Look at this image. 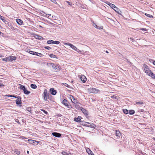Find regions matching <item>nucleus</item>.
<instances>
[{
    "label": "nucleus",
    "mask_w": 155,
    "mask_h": 155,
    "mask_svg": "<svg viewBox=\"0 0 155 155\" xmlns=\"http://www.w3.org/2000/svg\"><path fill=\"white\" fill-rule=\"evenodd\" d=\"M20 86V88L23 91L24 93L26 95H28L31 92L30 91H28L25 86H23L21 84H19Z\"/></svg>",
    "instance_id": "1"
},
{
    "label": "nucleus",
    "mask_w": 155,
    "mask_h": 155,
    "mask_svg": "<svg viewBox=\"0 0 155 155\" xmlns=\"http://www.w3.org/2000/svg\"><path fill=\"white\" fill-rule=\"evenodd\" d=\"M84 125L87 127H90L91 128H94L96 127L95 125L93 124H91V123L89 122H84Z\"/></svg>",
    "instance_id": "2"
},
{
    "label": "nucleus",
    "mask_w": 155,
    "mask_h": 155,
    "mask_svg": "<svg viewBox=\"0 0 155 155\" xmlns=\"http://www.w3.org/2000/svg\"><path fill=\"white\" fill-rule=\"evenodd\" d=\"M43 94L44 100L45 101H47L49 98V94L48 93L47 90L46 89L44 90Z\"/></svg>",
    "instance_id": "3"
},
{
    "label": "nucleus",
    "mask_w": 155,
    "mask_h": 155,
    "mask_svg": "<svg viewBox=\"0 0 155 155\" xmlns=\"http://www.w3.org/2000/svg\"><path fill=\"white\" fill-rule=\"evenodd\" d=\"M62 103L65 106H66L68 108L71 107V106L69 105V103L68 101L65 99H64L62 101Z\"/></svg>",
    "instance_id": "4"
},
{
    "label": "nucleus",
    "mask_w": 155,
    "mask_h": 155,
    "mask_svg": "<svg viewBox=\"0 0 155 155\" xmlns=\"http://www.w3.org/2000/svg\"><path fill=\"white\" fill-rule=\"evenodd\" d=\"M89 91L91 93H97L100 91L98 89L94 88H90Z\"/></svg>",
    "instance_id": "5"
},
{
    "label": "nucleus",
    "mask_w": 155,
    "mask_h": 155,
    "mask_svg": "<svg viewBox=\"0 0 155 155\" xmlns=\"http://www.w3.org/2000/svg\"><path fill=\"white\" fill-rule=\"evenodd\" d=\"M64 44L65 45L69 46L74 51L77 49V47L71 43H64Z\"/></svg>",
    "instance_id": "6"
},
{
    "label": "nucleus",
    "mask_w": 155,
    "mask_h": 155,
    "mask_svg": "<svg viewBox=\"0 0 155 155\" xmlns=\"http://www.w3.org/2000/svg\"><path fill=\"white\" fill-rule=\"evenodd\" d=\"M69 96V98L73 103L74 104H76L77 103H78L77 101L73 97V96L72 95H70Z\"/></svg>",
    "instance_id": "7"
},
{
    "label": "nucleus",
    "mask_w": 155,
    "mask_h": 155,
    "mask_svg": "<svg viewBox=\"0 0 155 155\" xmlns=\"http://www.w3.org/2000/svg\"><path fill=\"white\" fill-rule=\"evenodd\" d=\"M28 141V143L30 144H31L33 145H37L38 144V142L35 140L29 139Z\"/></svg>",
    "instance_id": "8"
},
{
    "label": "nucleus",
    "mask_w": 155,
    "mask_h": 155,
    "mask_svg": "<svg viewBox=\"0 0 155 155\" xmlns=\"http://www.w3.org/2000/svg\"><path fill=\"white\" fill-rule=\"evenodd\" d=\"M50 91L51 94L53 95H55L57 93V91L55 90L53 88H51L50 89Z\"/></svg>",
    "instance_id": "9"
},
{
    "label": "nucleus",
    "mask_w": 155,
    "mask_h": 155,
    "mask_svg": "<svg viewBox=\"0 0 155 155\" xmlns=\"http://www.w3.org/2000/svg\"><path fill=\"white\" fill-rule=\"evenodd\" d=\"M80 110H81L82 112L83 113L86 117H87L88 116L87 111L85 109H84L82 107H81L80 108Z\"/></svg>",
    "instance_id": "10"
},
{
    "label": "nucleus",
    "mask_w": 155,
    "mask_h": 155,
    "mask_svg": "<svg viewBox=\"0 0 155 155\" xmlns=\"http://www.w3.org/2000/svg\"><path fill=\"white\" fill-rule=\"evenodd\" d=\"M52 134L53 136L57 137H60L61 135V134L55 132L52 133Z\"/></svg>",
    "instance_id": "11"
},
{
    "label": "nucleus",
    "mask_w": 155,
    "mask_h": 155,
    "mask_svg": "<svg viewBox=\"0 0 155 155\" xmlns=\"http://www.w3.org/2000/svg\"><path fill=\"white\" fill-rule=\"evenodd\" d=\"M16 104L17 105L21 104V97L19 96L18 98H17L15 101Z\"/></svg>",
    "instance_id": "12"
},
{
    "label": "nucleus",
    "mask_w": 155,
    "mask_h": 155,
    "mask_svg": "<svg viewBox=\"0 0 155 155\" xmlns=\"http://www.w3.org/2000/svg\"><path fill=\"white\" fill-rule=\"evenodd\" d=\"M80 79L83 83H85L87 80L86 77L84 75H82L80 77Z\"/></svg>",
    "instance_id": "13"
},
{
    "label": "nucleus",
    "mask_w": 155,
    "mask_h": 155,
    "mask_svg": "<svg viewBox=\"0 0 155 155\" xmlns=\"http://www.w3.org/2000/svg\"><path fill=\"white\" fill-rule=\"evenodd\" d=\"M34 37L36 39H38V40H42L44 39V38L41 36H40L39 35H37V34L34 35Z\"/></svg>",
    "instance_id": "14"
},
{
    "label": "nucleus",
    "mask_w": 155,
    "mask_h": 155,
    "mask_svg": "<svg viewBox=\"0 0 155 155\" xmlns=\"http://www.w3.org/2000/svg\"><path fill=\"white\" fill-rule=\"evenodd\" d=\"M116 12H117L118 14L121 15V11L120 10V9L117 8L116 6L114 8V9Z\"/></svg>",
    "instance_id": "15"
},
{
    "label": "nucleus",
    "mask_w": 155,
    "mask_h": 155,
    "mask_svg": "<svg viewBox=\"0 0 155 155\" xmlns=\"http://www.w3.org/2000/svg\"><path fill=\"white\" fill-rule=\"evenodd\" d=\"M106 3L113 9H114V8L116 6L114 4L111 3L109 2H107Z\"/></svg>",
    "instance_id": "16"
},
{
    "label": "nucleus",
    "mask_w": 155,
    "mask_h": 155,
    "mask_svg": "<svg viewBox=\"0 0 155 155\" xmlns=\"http://www.w3.org/2000/svg\"><path fill=\"white\" fill-rule=\"evenodd\" d=\"M16 21L18 24L20 25H22L23 23V22L22 20L18 18H17L16 19Z\"/></svg>",
    "instance_id": "17"
},
{
    "label": "nucleus",
    "mask_w": 155,
    "mask_h": 155,
    "mask_svg": "<svg viewBox=\"0 0 155 155\" xmlns=\"http://www.w3.org/2000/svg\"><path fill=\"white\" fill-rule=\"evenodd\" d=\"M121 134L119 131L118 130H116V135L117 137V138H120L121 136Z\"/></svg>",
    "instance_id": "18"
},
{
    "label": "nucleus",
    "mask_w": 155,
    "mask_h": 155,
    "mask_svg": "<svg viewBox=\"0 0 155 155\" xmlns=\"http://www.w3.org/2000/svg\"><path fill=\"white\" fill-rule=\"evenodd\" d=\"M81 116H78L77 118H75L74 119V121L77 122H81Z\"/></svg>",
    "instance_id": "19"
},
{
    "label": "nucleus",
    "mask_w": 155,
    "mask_h": 155,
    "mask_svg": "<svg viewBox=\"0 0 155 155\" xmlns=\"http://www.w3.org/2000/svg\"><path fill=\"white\" fill-rule=\"evenodd\" d=\"M9 58L10 61L11 62L13 61L14 60H15L16 59V57L15 56H10Z\"/></svg>",
    "instance_id": "20"
},
{
    "label": "nucleus",
    "mask_w": 155,
    "mask_h": 155,
    "mask_svg": "<svg viewBox=\"0 0 155 155\" xmlns=\"http://www.w3.org/2000/svg\"><path fill=\"white\" fill-rule=\"evenodd\" d=\"M145 71L146 73L149 76H150V75H151V74H152V72L150 70H147Z\"/></svg>",
    "instance_id": "21"
},
{
    "label": "nucleus",
    "mask_w": 155,
    "mask_h": 155,
    "mask_svg": "<svg viewBox=\"0 0 155 155\" xmlns=\"http://www.w3.org/2000/svg\"><path fill=\"white\" fill-rule=\"evenodd\" d=\"M94 26L96 28H97L99 29H102L103 28V27L102 26H97L96 24H94Z\"/></svg>",
    "instance_id": "22"
},
{
    "label": "nucleus",
    "mask_w": 155,
    "mask_h": 155,
    "mask_svg": "<svg viewBox=\"0 0 155 155\" xmlns=\"http://www.w3.org/2000/svg\"><path fill=\"white\" fill-rule=\"evenodd\" d=\"M143 67L144 70L145 71L149 70L148 67L147 65L144 64L143 65Z\"/></svg>",
    "instance_id": "23"
},
{
    "label": "nucleus",
    "mask_w": 155,
    "mask_h": 155,
    "mask_svg": "<svg viewBox=\"0 0 155 155\" xmlns=\"http://www.w3.org/2000/svg\"><path fill=\"white\" fill-rule=\"evenodd\" d=\"M128 113L130 115H133L135 113V111L133 110H130L129 111Z\"/></svg>",
    "instance_id": "24"
},
{
    "label": "nucleus",
    "mask_w": 155,
    "mask_h": 155,
    "mask_svg": "<svg viewBox=\"0 0 155 155\" xmlns=\"http://www.w3.org/2000/svg\"><path fill=\"white\" fill-rule=\"evenodd\" d=\"M54 41L51 40H49L47 41V44H53Z\"/></svg>",
    "instance_id": "25"
},
{
    "label": "nucleus",
    "mask_w": 155,
    "mask_h": 155,
    "mask_svg": "<svg viewBox=\"0 0 155 155\" xmlns=\"http://www.w3.org/2000/svg\"><path fill=\"white\" fill-rule=\"evenodd\" d=\"M86 151L89 155L92 153V151L88 148L86 149Z\"/></svg>",
    "instance_id": "26"
},
{
    "label": "nucleus",
    "mask_w": 155,
    "mask_h": 155,
    "mask_svg": "<svg viewBox=\"0 0 155 155\" xmlns=\"http://www.w3.org/2000/svg\"><path fill=\"white\" fill-rule=\"evenodd\" d=\"M30 87L33 89H36L37 87V85L33 84H31L30 85Z\"/></svg>",
    "instance_id": "27"
},
{
    "label": "nucleus",
    "mask_w": 155,
    "mask_h": 155,
    "mask_svg": "<svg viewBox=\"0 0 155 155\" xmlns=\"http://www.w3.org/2000/svg\"><path fill=\"white\" fill-rule=\"evenodd\" d=\"M135 104H136L139 105L140 106H141V105H142L143 104V102L141 101H139V102H135Z\"/></svg>",
    "instance_id": "28"
},
{
    "label": "nucleus",
    "mask_w": 155,
    "mask_h": 155,
    "mask_svg": "<svg viewBox=\"0 0 155 155\" xmlns=\"http://www.w3.org/2000/svg\"><path fill=\"white\" fill-rule=\"evenodd\" d=\"M145 15L147 17L150 18H153V16L151 15H150L147 13H145Z\"/></svg>",
    "instance_id": "29"
},
{
    "label": "nucleus",
    "mask_w": 155,
    "mask_h": 155,
    "mask_svg": "<svg viewBox=\"0 0 155 155\" xmlns=\"http://www.w3.org/2000/svg\"><path fill=\"white\" fill-rule=\"evenodd\" d=\"M29 53L31 54L34 55H35L36 54H37V52L32 51H29Z\"/></svg>",
    "instance_id": "30"
},
{
    "label": "nucleus",
    "mask_w": 155,
    "mask_h": 155,
    "mask_svg": "<svg viewBox=\"0 0 155 155\" xmlns=\"http://www.w3.org/2000/svg\"><path fill=\"white\" fill-rule=\"evenodd\" d=\"M2 60L7 62L9 61H10L9 58L8 57H7L5 58H3Z\"/></svg>",
    "instance_id": "31"
},
{
    "label": "nucleus",
    "mask_w": 155,
    "mask_h": 155,
    "mask_svg": "<svg viewBox=\"0 0 155 155\" xmlns=\"http://www.w3.org/2000/svg\"><path fill=\"white\" fill-rule=\"evenodd\" d=\"M15 153L18 155H20L21 152L18 150H16L15 151Z\"/></svg>",
    "instance_id": "32"
},
{
    "label": "nucleus",
    "mask_w": 155,
    "mask_h": 155,
    "mask_svg": "<svg viewBox=\"0 0 155 155\" xmlns=\"http://www.w3.org/2000/svg\"><path fill=\"white\" fill-rule=\"evenodd\" d=\"M123 112L125 114H128V112H129L128 110L126 109H123Z\"/></svg>",
    "instance_id": "33"
},
{
    "label": "nucleus",
    "mask_w": 155,
    "mask_h": 155,
    "mask_svg": "<svg viewBox=\"0 0 155 155\" xmlns=\"http://www.w3.org/2000/svg\"><path fill=\"white\" fill-rule=\"evenodd\" d=\"M50 57L51 58H55L56 59H58V58L55 55L53 54H50L49 55Z\"/></svg>",
    "instance_id": "34"
},
{
    "label": "nucleus",
    "mask_w": 155,
    "mask_h": 155,
    "mask_svg": "<svg viewBox=\"0 0 155 155\" xmlns=\"http://www.w3.org/2000/svg\"><path fill=\"white\" fill-rule=\"evenodd\" d=\"M0 19L2 20L4 22L6 21V20L1 15L0 16Z\"/></svg>",
    "instance_id": "35"
},
{
    "label": "nucleus",
    "mask_w": 155,
    "mask_h": 155,
    "mask_svg": "<svg viewBox=\"0 0 155 155\" xmlns=\"http://www.w3.org/2000/svg\"><path fill=\"white\" fill-rule=\"evenodd\" d=\"M61 153L63 155H69V153H67L65 151H62Z\"/></svg>",
    "instance_id": "36"
},
{
    "label": "nucleus",
    "mask_w": 155,
    "mask_h": 155,
    "mask_svg": "<svg viewBox=\"0 0 155 155\" xmlns=\"http://www.w3.org/2000/svg\"><path fill=\"white\" fill-rule=\"evenodd\" d=\"M41 110L46 115H48V113L46 111H45L43 109H41Z\"/></svg>",
    "instance_id": "37"
},
{
    "label": "nucleus",
    "mask_w": 155,
    "mask_h": 155,
    "mask_svg": "<svg viewBox=\"0 0 155 155\" xmlns=\"http://www.w3.org/2000/svg\"><path fill=\"white\" fill-rule=\"evenodd\" d=\"M55 68L56 69H55V71H58L60 70V69L59 68V67L57 65V66H55Z\"/></svg>",
    "instance_id": "38"
},
{
    "label": "nucleus",
    "mask_w": 155,
    "mask_h": 155,
    "mask_svg": "<svg viewBox=\"0 0 155 155\" xmlns=\"http://www.w3.org/2000/svg\"><path fill=\"white\" fill-rule=\"evenodd\" d=\"M45 14V16L46 17H47V18H48L49 16H51V14H46L45 13H44Z\"/></svg>",
    "instance_id": "39"
},
{
    "label": "nucleus",
    "mask_w": 155,
    "mask_h": 155,
    "mask_svg": "<svg viewBox=\"0 0 155 155\" xmlns=\"http://www.w3.org/2000/svg\"><path fill=\"white\" fill-rule=\"evenodd\" d=\"M37 54H36L35 55H36L38 56L39 57H41L42 56V55L41 53H38L37 52Z\"/></svg>",
    "instance_id": "40"
},
{
    "label": "nucleus",
    "mask_w": 155,
    "mask_h": 155,
    "mask_svg": "<svg viewBox=\"0 0 155 155\" xmlns=\"http://www.w3.org/2000/svg\"><path fill=\"white\" fill-rule=\"evenodd\" d=\"M75 107L78 110L80 109V108L81 107H80L77 104L75 105Z\"/></svg>",
    "instance_id": "41"
},
{
    "label": "nucleus",
    "mask_w": 155,
    "mask_h": 155,
    "mask_svg": "<svg viewBox=\"0 0 155 155\" xmlns=\"http://www.w3.org/2000/svg\"><path fill=\"white\" fill-rule=\"evenodd\" d=\"M45 48L49 50L51 49V48L49 46H45Z\"/></svg>",
    "instance_id": "42"
},
{
    "label": "nucleus",
    "mask_w": 155,
    "mask_h": 155,
    "mask_svg": "<svg viewBox=\"0 0 155 155\" xmlns=\"http://www.w3.org/2000/svg\"><path fill=\"white\" fill-rule=\"evenodd\" d=\"M59 43H60V42L58 41H54V42H53V44H55L56 45H58L59 44Z\"/></svg>",
    "instance_id": "43"
},
{
    "label": "nucleus",
    "mask_w": 155,
    "mask_h": 155,
    "mask_svg": "<svg viewBox=\"0 0 155 155\" xmlns=\"http://www.w3.org/2000/svg\"><path fill=\"white\" fill-rule=\"evenodd\" d=\"M150 76H151L152 78L155 79V74H153L152 73V74H151V75H150Z\"/></svg>",
    "instance_id": "44"
},
{
    "label": "nucleus",
    "mask_w": 155,
    "mask_h": 155,
    "mask_svg": "<svg viewBox=\"0 0 155 155\" xmlns=\"http://www.w3.org/2000/svg\"><path fill=\"white\" fill-rule=\"evenodd\" d=\"M110 97L113 99H116L117 97L114 95H112L110 96Z\"/></svg>",
    "instance_id": "45"
},
{
    "label": "nucleus",
    "mask_w": 155,
    "mask_h": 155,
    "mask_svg": "<svg viewBox=\"0 0 155 155\" xmlns=\"http://www.w3.org/2000/svg\"><path fill=\"white\" fill-rule=\"evenodd\" d=\"M130 39L133 42H134L135 41V39L133 37H130Z\"/></svg>",
    "instance_id": "46"
},
{
    "label": "nucleus",
    "mask_w": 155,
    "mask_h": 155,
    "mask_svg": "<svg viewBox=\"0 0 155 155\" xmlns=\"http://www.w3.org/2000/svg\"><path fill=\"white\" fill-rule=\"evenodd\" d=\"M51 2L54 4H57V2L55 0H50Z\"/></svg>",
    "instance_id": "47"
},
{
    "label": "nucleus",
    "mask_w": 155,
    "mask_h": 155,
    "mask_svg": "<svg viewBox=\"0 0 155 155\" xmlns=\"http://www.w3.org/2000/svg\"><path fill=\"white\" fill-rule=\"evenodd\" d=\"M75 51H76L78 53H81V51L79 49H78L77 48V49L75 50Z\"/></svg>",
    "instance_id": "48"
},
{
    "label": "nucleus",
    "mask_w": 155,
    "mask_h": 155,
    "mask_svg": "<svg viewBox=\"0 0 155 155\" xmlns=\"http://www.w3.org/2000/svg\"><path fill=\"white\" fill-rule=\"evenodd\" d=\"M140 30H142L143 31H147V29L146 28H141Z\"/></svg>",
    "instance_id": "49"
},
{
    "label": "nucleus",
    "mask_w": 155,
    "mask_h": 155,
    "mask_svg": "<svg viewBox=\"0 0 155 155\" xmlns=\"http://www.w3.org/2000/svg\"><path fill=\"white\" fill-rule=\"evenodd\" d=\"M149 61L150 62L152 63L153 64V61H155L153 60V59H150L149 60Z\"/></svg>",
    "instance_id": "50"
},
{
    "label": "nucleus",
    "mask_w": 155,
    "mask_h": 155,
    "mask_svg": "<svg viewBox=\"0 0 155 155\" xmlns=\"http://www.w3.org/2000/svg\"><path fill=\"white\" fill-rule=\"evenodd\" d=\"M65 84L64 85L65 86L68 87V88H70V86L68 84H67L66 83H65Z\"/></svg>",
    "instance_id": "51"
},
{
    "label": "nucleus",
    "mask_w": 155,
    "mask_h": 155,
    "mask_svg": "<svg viewBox=\"0 0 155 155\" xmlns=\"http://www.w3.org/2000/svg\"><path fill=\"white\" fill-rule=\"evenodd\" d=\"M19 97V96H17L12 95V97H14L16 98H18Z\"/></svg>",
    "instance_id": "52"
},
{
    "label": "nucleus",
    "mask_w": 155,
    "mask_h": 155,
    "mask_svg": "<svg viewBox=\"0 0 155 155\" xmlns=\"http://www.w3.org/2000/svg\"><path fill=\"white\" fill-rule=\"evenodd\" d=\"M6 97H12V95L10 94H7L5 95Z\"/></svg>",
    "instance_id": "53"
},
{
    "label": "nucleus",
    "mask_w": 155,
    "mask_h": 155,
    "mask_svg": "<svg viewBox=\"0 0 155 155\" xmlns=\"http://www.w3.org/2000/svg\"><path fill=\"white\" fill-rule=\"evenodd\" d=\"M20 138L21 139H27V138H26V137H24V136H21Z\"/></svg>",
    "instance_id": "54"
},
{
    "label": "nucleus",
    "mask_w": 155,
    "mask_h": 155,
    "mask_svg": "<svg viewBox=\"0 0 155 155\" xmlns=\"http://www.w3.org/2000/svg\"><path fill=\"white\" fill-rule=\"evenodd\" d=\"M68 3V4L70 5H71L72 4L68 1H66Z\"/></svg>",
    "instance_id": "55"
},
{
    "label": "nucleus",
    "mask_w": 155,
    "mask_h": 155,
    "mask_svg": "<svg viewBox=\"0 0 155 155\" xmlns=\"http://www.w3.org/2000/svg\"><path fill=\"white\" fill-rule=\"evenodd\" d=\"M127 63H128L129 64H132V63H131L130 62V61H128L127 59Z\"/></svg>",
    "instance_id": "56"
},
{
    "label": "nucleus",
    "mask_w": 155,
    "mask_h": 155,
    "mask_svg": "<svg viewBox=\"0 0 155 155\" xmlns=\"http://www.w3.org/2000/svg\"><path fill=\"white\" fill-rule=\"evenodd\" d=\"M15 121L16 122L18 123V124H20V123L19 122V120L17 119L15 120Z\"/></svg>",
    "instance_id": "57"
},
{
    "label": "nucleus",
    "mask_w": 155,
    "mask_h": 155,
    "mask_svg": "<svg viewBox=\"0 0 155 155\" xmlns=\"http://www.w3.org/2000/svg\"><path fill=\"white\" fill-rule=\"evenodd\" d=\"M144 111V110L143 109H140L139 110V111H140V112H143Z\"/></svg>",
    "instance_id": "58"
},
{
    "label": "nucleus",
    "mask_w": 155,
    "mask_h": 155,
    "mask_svg": "<svg viewBox=\"0 0 155 155\" xmlns=\"http://www.w3.org/2000/svg\"><path fill=\"white\" fill-rule=\"evenodd\" d=\"M7 25L8 26H10L11 25V24L9 22H7Z\"/></svg>",
    "instance_id": "59"
},
{
    "label": "nucleus",
    "mask_w": 155,
    "mask_h": 155,
    "mask_svg": "<svg viewBox=\"0 0 155 155\" xmlns=\"http://www.w3.org/2000/svg\"><path fill=\"white\" fill-rule=\"evenodd\" d=\"M142 155H147L146 153H142Z\"/></svg>",
    "instance_id": "60"
},
{
    "label": "nucleus",
    "mask_w": 155,
    "mask_h": 155,
    "mask_svg": "<svg viewBox=\"0 0 155 155\" xmlns=\"http://www.w3.org/2000/svg\"><path fill=\"white\" fill-rule=\"evenodd\" d=\"M4 85L3 84H0V87L3 86Z\"/></svg>",
    "instance_id": "61"
},
{
    "label": "nucleus",
    "mask_w": 155,
    "mask_h": 155,
    "mask_svg": "<svg viewBox=\"0 0 155 155\" xmlns=\"http://www.w3.org/2000/svg\"><path fill=\"white\" fill-rule=\"evenodd\" d=\"M39 28H43V27L40 25L38 26Z\"/></svg>",
    "instance_id": "62"
},
{
    "label": "nucleus",
    "mask_w": 155,
    "mask_h": 155,
    "mask_svg": "<svg viewBox=\"0 0 155 155\" xmlns=\"http://www.w3.org/2000/svg\"><path fill=\"white\" fill-rule=\"evenodd\" d=\"M92 23L93 25H94V24H95L93 21H92Z\"/></svg>",
    "instance_id": "63"
},
{
    "label": "nucleus",
    "mask_w": 155,
    "mask_h": 155,
    "mask_svg": "<svg viewBox=\"0 0 155 155\" xmlns=\"http://www.w3.org/2000/svg\"><path fill=\"white\" fill-rule=\"evenodd\" d=\"M153 64L155 65V61H153Z\"/></svg>",
    "instance_id": "64"
}]
</instances>
